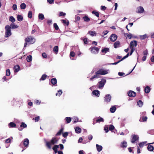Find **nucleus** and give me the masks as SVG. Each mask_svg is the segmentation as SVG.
Segmentation results:
<instances>
[{
	"label": "nucleus",
	"mask_w": 154,
	"mask_h": 154,
	"mask_svg": "<svg viewBox=\"0 0 154 154\" xmlns=\"http://www.w3.org/2000/svg\"><path fill=\"white\" fill-rule=\"evenodd\" d=\"M6 29L5 37H8L10 36L11 33V27L9 25H6L5 27Z\"/></svg>",
	"instance_id": "3"
},
{
	"label": "nucleus",
	"mask_w": 154,
	"mask_h": 154,
	"mask_svg": "<svg viewBox=\"0 0 154 154\" xmlns=\"http://www.w3.org/2000/svg\"><path fill=\"white\" fill-rule=\"evenodd\" d=\"M47 22L50 25L52 24V21L51 20H48Z\"/></svg>",
	"instance_id": "64"
},
{
	"label": "nucleus",
	"mask_w": 154,
	"mask_h": 154,
	"mask_svg": "<svg viewBox=\"0 0 154 154\" xmlns=\"http://www.w3.org/2000/svg\"><path fill=\"white\" fill-rule=\"evenodd\" d=\"M27 61L28 62H30L32 60V56L29 55L26 58Z\"/></svg>",
	"instance_id": "36"
},
{
	"label": "nucleus",
	"mask_w": 154,
	"mask_h": 154,
	"mask_svg": "<svg viewBox=\"0 0 154 154\" xmlns=\"http://www.w3.org/2000/svg\"><path fill=\"white\" fill-rule=\"evenodd\" d=\"M9 125V128L14 127L16 126V124L13 122H10Z\"/></svg>",
	"instance_id": "28"
},
{
	"label": "nucleus",
	"mask_w": 154,
	"mask_h": 154,
	"mask_svg": "<svg viewBox=\"0 0 154 154\" xmlns=\"http://www.w3.org/2000/svg\"><path fill=\"white\" fill-rule=\"evenodd\" d=\"M9 20L11 22L14 23L15 21V19L13 16H11L10 17Z\"/></svg>",
	"instance_id": "45"
},
{
	"label": "nucleus",
	"mask_w": 154,
	"mask_h": 154,
	"mask_svg": "<svg viewBox=\"0 0 154 154\" xmlns=\"http://www.w3.org/2000/svg\"><path fill=\"white\" fill-rule=\"evenodd\" d=\"M88 34L92 36L96 35V33L95 31H89L88 32Z\"/></svg>",
	"instance_id": "27"
},
{
	"label": "nucleus",
	"mask_w": 154,
	"mask_h": 154,
	"mask_svg": "<svg viewBox=\"0 0 154 154\" xmlns=\"http://www.w3.org/2000/svg\"><path fill=\"white\" fill-rule=\"evenodd\" d=\"M84 42L85 44H87L88 43L87 38H85L83 39Z\"/></svg>",
	"instance_id": "57"
},
{
	"label": "nucleus",
	"mask_w": 154,
	"mask_h": 154,
	"mask_svg": "<svg viewBox=\"0 0 154 154\" xmlns=\"http://www.w3.org/2000/svg\"><path fill=\"white\" fill-rule=\"evenodd\" d=\"M116 109V107L115 106H113L110 108V112L112 113H114Z\"/></svg>",
	"instance_id": "18"
},
{
	"label": "nucleus",
	"mask_w": 154,
	"mask_h": 154,
	"mask_svg": "<svg viewBox=\"0 0 154 154\" xmlns=\"http://www.w3.org/2000/svg\"><path fill=\"white\" fill-rule=\"evenodd\" d=\"M42 55L44 58H45L47 57V55L45 53H43L42 54Z\"/></svg>",
	"instance_id": "60"
},
{
	"label": "nucleus",
	"mask_w": 154,
	"mask_h": 154,
	"mask_svg": "<svg viewBox=\"0 0 154 154\" xmlns=\"http://www.w3.org/2000/svg\"><path fill=\"white\" fill-rule=\"evenodd\" d=\"M109 130L112 131L114 129V127L113 125H111L109 126Z\"/></svg>",
	"instance_id": "52"
},
{
	"label": "nucleus",
	"mask_w": 154,
	"mask_h": 154,
	"mask_svg": "<svg viewBox=\"0 0 154 154\" xmlns=\"http://www.w3.org/2000/svg\"><path fill=\"white\" fill-rule=\"evenodd\" d=\"M106 81L104 79H102L98 83L99 88L103 87L106 82Z\"/></svg>",
	"instance_id": "5"
},
{
	"label": "nucleus",
	"mask_w": 154,
	"mask_h": 154,
	"mask_svg": "<svg viewBox=\"0 0 154 154\" xmlns=\"http://www.w3.org/2000/svg\"><path fill=\"white\" fill-rule=\"evenodd\" d=\"M62 23L64 24H66L67 26L69 25V23L68 21H67L66 20H62Z\"/></svg>",
	"instance_id": "41"
},
{
	"label": "nucleus",
	"mask_w": 154,
	"mask_h": 154,
	"mask_svg": "<svg viewBox=\"0 0 154 154\" xmlns=\"http://www.w3.org/2000/svg\"><path fill=\"white\" fill-rule=\"evenodd\" d=\"M38 18L40 19L43 20L44 19V17L42 14H39L38 15Z\"/></svg>",
	"instance_id": "35"
},
{
	"label": "nucleus",
	"mask_w": 154,
	"mask_h": 154,
	"mask_svg": "<svg viewBox=\"0 0 154 154\" xmlns=\"http://www.w3.org/2000/svg\"><path fill=\"white\" fill-rule=\"evenodd\" d=\"M147 36L146 34L144 35H140V38L142 39H144L146 38H147Z\"/></svg>",
	"instance_id": "38"
},
{
	"label": "nucleus",
	"mask_w": 154,
	"mask_h": 154,
	"mask_svg": "<svg viewBox=\"0 0 154 154\" xmlns=\"http://www.w3.org/2000/svg\"><path fill=\"white\" fill-rule=\"evenodd\" d=\"M96 146L97 151L99 152L101 151L102 149V147L101 146L99 145L98 144H96Z\"/></svg>",
	"instance_id": "17"
},
{
	"label": "nucleus",
	"mask_w": 154,
	"mask_h": 154,
	"mask_svg": "<svg viewBox=\"0 0 154 154\" xmlns=\"http://www.w3.org/2000/svg\"><path fill=\"white\" fill-rule=\"evenodd\" d=\"M93 94L95 96L97 97H99L100 95V92L97 90H95L92 92Z\"/></svg>",
	"instance_id": "14"
},
{
	"label": "nucleus",
	"mask_w": 154,
	"mask_h": 154,
	"mask_svg": "<svg viewBox=\"0 0 154 154\" xmlns=\"http://www.w3.org/2000/svg\"><path fill=\"white\" fill-rule=\"evenodd\" d=\"M137 104L139 107H141L143 104V102L141 100H139L137 102Z\"/></svg>",
	"instance_id": "32"
},
{
	"label": "nucleus",
	"mask_w": 154,
	"mask_h": 154,
	"mask_svg": "<svg viewBox=\"0 0 154 154\" xmlns=\"http://www.w3.org/2000/svg\"><path fill=\"white\" fill-rule=\"evenodd\" d=\"M58 140L55 137H53L50 141H47L46 142V145L49 149H51L52 146L57 143Z\"/></svg>",
	"instance_id": "2"
},
{
	"label": "nucleus",
	"mask_w": 154,
	"mask_h": 154,
	"mask_svg": "<svg viewBox=\"0 0 154 154\" xmlns=\"http://www.w3.org/2000/svg\"><path fill=\"white\" fill-rule=\"evenodd\" d=\"M35 41V38L31 36H29L25 39V42H27L30 44L34 43Z\"/></svg>",
	"instance_id": "4"
},
{
	"label": "nucleus",
	"mask_w": 154,
	"mask_h": 154,
	"mask_svg": "<svg viewBox=\"0 0 154 154\" xmlns=\"http://www.w3.org/2000/svg\"><path fill=\"white\" fill-rule=\"evenodd\" d=\"M92 13L94 14L97 17H98L99 16V13L98 12L96 11H92Z\"/></svg>",
	"instance_id": "40"
},
{
	"label": "nucleus",
	"mask_w": 154,
	"mask_h": 154,
	"mask_svg": "<svg viewBox=\"0 0 154 154\" xmlns=\"http://www.w3.org/2000/svg\"><path fill=\"white\" fill-rule=\"evenodd\" d=\"M59 147V146L58 145H54V147L52 148L54 150H57V148Z\"/></svg>",
	"instance_id": "50"
},
{
	"label": "nucleus",
	"mask_w": 154,
	"mask_h": 154,
	"mask_svg": "<svg viewBox=\"0 0 154 154\" xmlns=\"http://www.w3.org/2000/svg\"><path fill=\"white\" fill-rule=\"evenodd\" d=\"M121 146L122 148H125L127 146V143L126 142L124 141L122 143Z\"/></svg>",
	"instance_id": "37"
},
{
	"label": "nucleus",
	"mask_w": 154,
	"mask_h": 154,
	"mask_svg": "<svg viewBox=\"0 0 154 154\" xmlns=\"http://www.w3.org/2000/svg\"><path fill=\"white\" fill-rule=\"evenodd\" d=\"M109 48H105L104 49L102 50L101 51L102 52L104 53V54H105L107 52H109Z\"/></svg>",
	"instance_id": "24"
},
{
	"label": "nucleus",
	"mask_w": 154,
	"mask_h": 154,
	"mask_svg": "<svg viewBox=\"0 0 154 154\" xmlns=\"http://www.w3.org/2000/svg\"><path fill=\"white\" fill-rule=\"evenodd\" d=\"M104 98L105 101L109 102L111 99V97L109 94H107L105 96Z\"/></svg>",
	"instance_id": "13"
},
{
	"label": "nucleus",
	"mask_w": 154,
	"mask_h": 154,
	"mask_svg": "<svg viewBox=\"0 0 154 154\" xmlns=\"http://www.w3.org/2000/svg\"><path fill=\"white\" fill-rule=\"evenodd\" d=\"M65 119L66 122L67 123H69L71 121L72 119L71 118L69 117H67L65 118Z\"/></svg>",
	"instance_id": "29"
},
{
	"label": "nucleus",
	"mask_w": 154,
	"mask_h": 154,
	"mask_svg": "<svg viewBox=\"0 0 154 154\" xmlns=\"http://www.w3.org/2000/svg\"><path fill=\"white\" fill-rule=\"evenodd\" d=\"M54 52L57 54L58 51V47L57 46H54L53 48Z\"/></svg>",
	"instance_id": "20"
},
{
	"label": "nucleus",
	"mask_w": 154,
	"mask_h": 154,
	"mask_svg": "<svg viewBox=\"0 0 154 154\" xmlns=\"http://www.w3.org/2000/svg\"><path fill=\"white\" fill-rule=\"evenodd\" d=\"M63 128L61 129L58 132H57V133L56 135L57 136H59L63 132Z\"/></svg>",
	"instance_id": "39"
},
{
	"label": "nucleus",
	"mask_w": 154,
	"mask_h": 154,
	"mask_svg": "<svg viewBox=\"0 0 154 154\" xmlns=\"http://www.w3.org/2000/svg\"><path fill=\"white\" fill-rule=\"evenodd\" d=\"M11 28L12 29L17 28L18 27V26L16 25L14 23H11Z\"/></svg>",
	"instance_id": "22"
},
{
	"label": "nucleus",
	"mask_w": 154,
	"mask_h": 154,
	"mask_svg": "<svg viewBox=\"0 0 154 154\" xmlns=\"http://www.w3.org/2000/svg\"><path fill=\"white\" fill-rule=\"evenodd\" d=\"M83 19L85 21L88 22L90 20L89 18L86 16L84 17Z\"/></svg>",
	"instance_id": "44"
},
{
	"label": "nucleus",
	"mask_w": 154,
	"mask_h": 154,
	"mask_svg": "<svg viewBox=\"0 0 154 154\" xmlns=\"http://www.w3.org/2000/svg\"><path fill=\"white\" fill-rule=\"evenodd\" d=\"M143 54L145 56L146 55H147V54H148V51H147V50H146L144 51L143 52Z\"/></svg>",
	"instance_id": "58"
},
{
	"label": "nucleus",
	"mask_w": 154,
	"mask_h": 154,
	"mask_svg": "<svg viewBox=\"0 0 154 154\" xmlns=\"http://www.w3.org/2000/svg\"><path fill=\"white\" fill-rule=\"evenodd\" d=\"M51 82L53 85H55L56 84L57 81L55 78H53L51 80Z\"/></svg>",
	"instance_id": "26"
},
{
	"label": "nucleus",
	"mask_w": 154,
	"mask_h": 154,
	"mask_svg": "<svg viewBox=\"0 0 154 154\" xmlns=\"http://www.w3.org/2000/svg\"><path fill=\"white\" fill-rule=\"evenodd\" d=\"M62 93V91L61 90H59L58 91V92L56 94V96H60Z\"/></svg>",
	"instance_id": "51"
},
{
	"label": "nucleus",
	"mask_w": 154,
	"mask_h": 154,
	"mask_svg": "<svg viewBox=\"0 0 154 154\" xmlns=\"http://www.w3.org/2000/svg\"><path fill=\"white\" fill-rule=\"evenodd\" d=\"M120 44V43L119 41H117L115 42L114 45V48H116L118 47H119V45Z\"/></svg>",
	"instance_id": "23"
},
{
	"label": "nucleus",
	"mask_w": 154,
	"mask_h": 154,
	"mask_svg": "<svg viewBox=\"0 0 154 154\" xmlns=\"http://www.w3.org/2000/svg\"><path fill=\"white\" fill-rule=\"evenodd\" d=\"M150 90V88L148 86H146L145 88V92L146 93H149Z\"/></svg>",
	"instance_id": "21"
},
{
	"label": "nucleus",
	"mask_w": 154,
	"mask_h": 154,
	"mask_svg": "<svg viewBox=\"0 0 154 154\" xmlns=\"http://www.w3.org/2000/svg\"><path fill=\"white\" fill-rule=\"evenodd\" d=\"M124 35L125 36H127V38L129 39H131L132 38V35L131 34H129L128 33H125Z\"/></svg>",
	"instance_id": "30"
},
{
	"label": "nucleus",
	"mask_w": 154,
	"mask_h": 154,
	"mask_svg": "<svg viewBox=\"0 0 154 154\" xmlns=\"http://www.w3.org/2000/svg\"><path fill=\"white\" fill-rule=\"evenodd\" d=\"M17 19L19 21H21L23 20V17L20 15H18L17 16Z\"/></svg>",
	"instance_id": "31"
},
{
	"label": "nucleus",
	"mask_w": 154,
	"mask_h": 154,
	"mask_svg": "<svg viewBox=\"0 0 154 154\" xmlns=\"http://www.w3.org/2000/svg\"><path fill=\"white\" fill-rule=\"evenodd\" d=\"M54 26L55 29L57 30L59 29L58 26L56 23H54Z\"/></svg>",
	"instance_id": "53"
},
{
	"label": "nucleus",
	"mask_w": 154,
	"mask_h": 154,
	"mask_svg": "<svg viewBox=\"0 0 154 154\" xmlns=\"http://www.w3.org/2000/svg\"><path fill=\"white\" fill-rule=\"evenodd\" d=\"M96 122H104V119L103 118L100 117L96 120Z\"/></svg>",
	"instance_id": "43"
},
{
	"label": "nucleus",
	"mask_w": 154,
	"mask_h": 154,
	"mask_svg": "<svg viewBox=\"0 0 154 154\" xmlns=\"http://www.w3.org/2000/svg\"><path fill=\"white\" fill-rule=\"evenodd\" d=\"M144 11L143 8L142 6H139L137 8V12L139 13H143Z\"/></svg>",
	"instance_id": "8"
},
{
	"label": "nucleus",
	"mask_w": 154,
	"mask_h": 154,
	"mask_svg": "<svg viewBox=\"0 0 154 154\" xmlns=\"http://www.w3.org/2000/svg\"><path fill=\"white\" fill-rule=\"evenodd\" d=\"M14 72H18L20 70V66L18 65H17L14 66Z\"/></svg>",
	"instance_id": "25"
},
{
	"label": "nucleus",
	"mask_w": 154,
	"mask_h": 154,
	"mask_svg": "<svg viewBox=\"0 0 154 154\" xmlns=\"http://www.w3.org/2000/svg\"><path fill=\"white\" fill-rule=\"evenodd\" d=\"M139 138L138 136L137 135H134L133 136L132 140H131V142L132 143H134L137 140H138Z\"/></svg>",
	"instance_id": "11"
},
{
	"label": "nucleus",
	"mask_w": 154,
	"mask_h": 154,
	"mask_svg": "<svg viewBox=\"0 0 154 154\" xmlns=\"http://www.w3.org/2000/svg\"><path fill=\"white\" fill-rule=\"evenodd\" d=\"M128 94L129 97H134L136 95L135 92L132 91H130L128 92Z\"/></svg>",
	"instance_id": "12"
},
{
	"label": "nucleus",
	"mask_w": 154,
	"mask_h": 154,
	"mask_svg": "<svg viewBox=\"0 0 154 154\" xmlns=\"http://www.w3.org/2000/svg\"><path fill=\"white\" fill-rule=\"evenodd\" d=\"M20 127H23V128H25L26 127L27 125L24 122H22L20 125Z\"/></svg>",
	"instance_id": "49"
},
{
	"label": "nucleus",
	"mask_w": 154,
	"mask_h": 154,
	"mask_svg": "<svg viewBox=\"0 0 154 154\" xmlns=\"http://www.w3.org/2000/svg\"><path fill=\"white\" fill-rule=\"evenodd\" d=\"M147 149L149 151H152L154 149V147L153 146L149 145L147 146Z\"/></svg>",
	"instance_id": "19"
},
{
	"label": "nucleus",
	"mask_w": 154,
	"mask_h": 154,
	"mask_svg": "<svg viewBox=\"0 0 154 154\" xmlns=\"http://www.w3.org/2000/svg\"><path fill=\"white\" fill-rule=\"evenodd\" d=\"M147 118L146 116H144L143 117V122H145L147 120Z\"/></svg>",
	"instance_id": "61"
},
{
	"label": "nucleus",
	"mask_w": 154,
	"mask_h": 154,
	"mask_svg": "<svg viewBox=\"0 0 154 154\" xmlns=\"http://www.w3.org/2000/svg\"><path fill=\"white\" fill-rule=\"evenodd\" d=\"M75 131L76 133L79 134L81 132V129L79 127H76L75 128Z\"/></svg>",
	"instance_id": "16"
},
{
	"label": "nucleus",
	"mask_w": 154,
	"mask_h": 154,
	"mask_svg": "<svg viewBox=\"0 0 154 154\" xmlns=\"http://www.w3.org/2000/svg\"><path fill=\"white\" fill-rule=\"evenodd\" d=\"M108 70L103 69H100L96 72L95 75L90 79V80H91L95 78H99L100 77V75H103L106 74L108 73Z\"/></svg>",
	"instance_id": "1"
},
{
	"label": "nucleus",
	"mask_w": 154,
	"mask_h": 154,
	"mask_svg": "<svg viewBox=\"0 0 154 154\" xmlns=\"http://www.w3.org/2000/svg\"><path fill=\"white\" fill-rule=\"evenodd\" d=\"M66 15V14L65 13H63V12H60V13L59 16H65Z\"/></svg>",
	"instance_id": "55"
},
{
	"label": "nucleus",
	"mask_w": 154,
	"mask_h": 154,
	"mask_svg": "<svg viewBox=\"0 0 154 154\" xmlns=\"http://www.w3.org/2000/svg\"><path fill=\"white\" fill-rule=\"evenodd\" d=\"M6 74L7 76H9L10 74V72L9 69H8L6 70Z\"/></svg>",
	"instance_id": "46"
},
{
	"label": "nucleus",
	"mask_w": 154,
	"mask_h": 154,
	"mask_svg": "<svg viewBox=\"0 0 154 154\" xmlns=\"http://www.w3.org/2000/svg\"><path fill=\"white\" fill-rule=\"evenodd\" d=\"M29 141L28 139H25L24 140L23 144L25 146H28Z\"/></svg>",
	"instance_id": "15"
},
{
	"label": "nucleus",
	"mask_w": 154,
	"mask_h": 154,
	"mask_svg": "<svg viewBox=\"0 0 154 154\" xmlns=\"http://www.w3.org/2000/svg\"><path fill=\"white\" fill-rule=\"evenodd\" d=\"M47 77V75L45 74H44L42 76L41 78L40 79V80H44Z\"/></svg>",
	"instance_id": "42"
},
{
	"label": "nucleus",
	"mask_w": 154,
	"mask_h": 154,
	"mask_svg": "<svg viewBox=\"0 0 154 154\" xmlns=\"http://www.w3.org/2000/svg\"><path fill=\"white\" fill-rule=\"evenodd\" d=\"M104 130L105 131L106 133H107L109 131L108 130V128L107 127H105L104 128Z\"/></svg>",
	"instance_id": "63"
},
{
	"label": "nucleus",
	"mask_w": 154,
	"mask_h": 154,
	"mask_svg": "<svg viewBox=\"0 0 154 154\" xmlns=\"http://www.w3.org/2000/svg\"><path fill=\"white\" fill-rule=\"evenodd\" d=\"M129 53H128L125 56L123 57L121 60H119V61L118 62H116L115 63H110V64H112V65H116L118 63H119V62H120V61H122V60H124V59L128 57V56H129Z\"/></svg>",
	"instance_id": "9"
},
{
	"label": "nucleus",
	"mask_w": 154,
	"mask_h": 154,
	"mask_svg": "<svg viewBox=\"0 0 154 154\" xmlns=\"http://www.w3.org/2000/svg\"><path fill=\"white\" fill-rule=\"evenodd\" d=\"M13 9L14 10H16L17 9V6L16 4H14L12 6Z\"/></svg>",
	"instance_id": "56"
},
{
	"label": "nucleus",
	"mask_w": 154,
	"mask_h": 154,
	"mask_svg": "<svg viewBox=\"0 0 154 154\" xmlns=\"http://www.w3.org/2000/svg\"><path fill=\"white\" fill-rule=\"evenodd\" d=\"M32 12L31 11H29L28 13V17L30 18L32 17Z\"/></svg>",
	"instance_id": "47"
},
{
	"label": "nucleus",
	"mask_w": 154,
	"mask_h": 154,
	"mask_svg": "<svg viewBox=\"0 0 154 154\" xmlns=\"http://www.w3.org/2000/svg\"><path fill=\"white\" fill-rule=\"evenodd\" d=\"M146 143V141H144L139 143V147L140 148L143 147Z\"/></svg>",
	"instance_id": "33"
},
{
	"label": "nucleus",
	"mask_w": 154,
	"mask_h": 154,
	"mask_svg": "<svg viewBox=\"0 0 154 154\" xmlns=\"http://www.w3.org/2000/svg\"><path fill=\"white\" fill-rule=\"evenodd\" d=\"M20 6L21 9H24L26 8V5L24 3H22L20 5Z\"/></svg>",
	"instance_id": "34"
},
{
	"label": "nucleus",
	"mask_w": 154,
	"mask_h": 154,
	"mask_svg": "<svg viewBox=\"0 0 154 154\" xmlns=\"http://www.w3.org/2000/svg\"><path fill=\"white\" fill-rule=\"evenodd\" d=\"M99 49L96 47H94L92 48L91 50V52L94 54H96L98 53Z\"/></svg>",
	"instance_id": "10"
},
{
	"label": "nucleus",
	"mask_w": 154,
	"mask_h": 154,
	"mask_svg": "<svg viewBox=\"0 0 154 154\" xmlns=\"http://www.w3.org/2000/svg\"><path fill=\"white\" fill-rule=\"evenodd\" d=\"M75 53L74 52L72 51L70 52V56L72 57H74V56H75Z\"/></svg>",
	"instance_id": "59"
},
{
	"label": "nucleus",
	"mask_w": 154,
	"mask_h": 154,
	"mask_svg": "<svg viewBox=\"0 0 154 154\" xmlns=\"http://www.w3.org/2000/svg\"><path fill=\"white\" fill-rule=\"evenodd\" d=\"M68 132H66L63 133V136L64 137H66L67 136V135H68Z\"/></svg>",
	"instance_id": "54"
},
{
	"label": "nucleus",
	"mask_w": 154,
	"mask_h": 154,
	"mask_svg": "<svg viewBox=\"0 0 154 154\" xmlns=\"http://www.w3.org/2000/svg\"><path fill=\"white\" fill-rule=\"evenodd\" d=\"M35 103H36V104H37V105H39L41 103V101H39L38 100H37L36 101H35Z\"/></svg>",
	"instance_id": "62"
},
{
	"label": "nucleus",
	"mask_w": 154,
	"mask_h": 154,
	"mask_svg": "<svg viewBox=\"0 0 154 154\" xmlns=\"http://www.w3.org/2000/svg\"><path fill=\"white\" fill-rule=\"evenodd\" d=\"M73 120L74 121V122L75 123L78 121V119L76 117H73Z\"/></svg>",
	"instance_id": "48"
},
{
	"label": "nucleus",
	"mask_w": 154,
	"mask_h": 154,
	"mask_svg": "<svg viewBox=\"0 0 154 154\" xmlns=\"http://www.w3.org/2000/svg\"><path fill=\"white\" fill-rule=\"evenodd\" d=\"M137 45V41L134 40L131 41L130 43V48H134L136 47Z\"/></svg>",
	"instance_id": "7"
},
{
	"label": "nucleus",
	"mask_w": 154,
	"mask_h": 154,
	"mask_svg": "<svg viewBox=\"0 0 154 154\" xmlns=\"http://www.w3.org/2000/svg\"><path fill=\"white\" fill-rule=\"evenodd\" d=\"M117 36L115 34H112L110 36V39L111 41L114 42L116 40Z\"/></svg>",
	"instance_id": "6"
}]
</instances>
